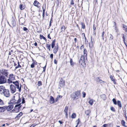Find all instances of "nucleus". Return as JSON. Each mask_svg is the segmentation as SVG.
Instances as JSON below:
<instances>
[{
	"label": "nucleus",
	"mask_w": 127,
	"mask_h": 127,
	"mask_svg": "<svg viewBox=\"0 0 127 127\" xmlns=\"http://www.w3.org/2000/svg\"><path fill=\"white\" fill-rule=\"evenodd\" d=\"M13 83L14 85L11 84L10 86V91L11 93L12 94L16 92L17 89L20 92L21 90V86L19 85L18 82L17 81L13 82Z\"/></svg>",
	"instance_id": "1"
},
{
	"label": "nucleus",
	"mask_w": 127,
	"mask_h": 127,
	"mask_svg": "<svg viewBox=\"0 0 127 127\" xmlns=\"http://www.w3.org/2000/svg\"><path fill=\"white\" fill-rule=\"evenodd\" d=\"M81 96L80 91H77L72 93L71 95V97L73 99H77Z\"/></svg>",
	"instance_id": "2"
},
{
	"label": "nucleus",
	"mask_w": 127,
	"mask_h": 127,
	"mask_svg": "<svg viewBox=\"0 0 127 127\" xmlns=\"http://www.w3.org/2000/svg\"><path fill=\"white\" fill-rule=\"evenodd\" d=\"M18 100L16 98H15V96L13 97L12 99L11 100L10 104H15L16 103H18L20 102L21 101V99L19 98V96H18Z\"/></svg>",
	"instance_id": "3"
},
{
	"label": "nucleus",
	"mask_w": 127,
	"mask_h": 127,
	"mask_svg": "<svg viewBox=\"0 0 127 127\" xmlns=\"http://www.w3.org/2000/svg\"><path fill=\"white\" fill-rule=\"evenodd\" d=\"M21 106V103L16 105L15 106L14 109L13 110L11 111L10 112L11 113L12 112H19V110Z\"/></svg>",
	"instance_id": "4"
},
{
	"label": "nucleus",
	"mask_w": 127,
	"mask_h": 127,
	"mask_svg": "<svg viewBox=\"0 0 127 127\" xmlns=\"http://www.w3.org/2000/svg\"><path fill=\"white\" fill-rule=\"evenodd\" d=\"M87 58H85L84 56H82L80 60L79 63V64L83 66H85L86 64L85 63V59H87Z\"/></svg>",
	"instance_id": "5"
},
{
	"label": "nucleus",
	"mask_w": 127,
	"mask_h": 127,
	"mask_svg": "<svg viewBox=\"0 0 127 127\" xmlns=\"http://www.w3.org/2000/svg\"><path fill=\"white\" fill-rule=\"evenodd\" d=\"M6 79L5 76L2 75L0 77V84L5 83L6 82Z\"/></svg>",
	"instance_id": "6"
},
{
	"label": "nucleus",
	"mask_w": 127,
	"mask_h": 127,
	"mask_svg": "<svg viewBox=\"0 0 127 127\" xmlns=\"http://www.w3.org/2000/svg\"><path fill=\"white\" fill-rule=\"evenodd\" d=\"M0 72L2 74L6 76H7L8 73L7 70L5 69L0 70Z\"/></svg>",
	"instance_id": "7"
},
{
	"label": "nucleus",
	"mask_w": 127,
	"mask_h": 127,
	"mask_svg": "<svg viewBox=\"0 0 127 127\" xmlns=\"http://www.w3.org/2000/svg\"><path fill=\"white\" fill-rule=\"evenodd\" d=\"M4 95L6 97H8L9 96L10 94L9 91L7 89H5L3 93Z\"/></svg>",
	"instance_id": "8"
},
{
	"label": "nucleus",
	"mask_w": 127,
	"mask_h": 127,
	"mask_svg": "<svg viewBox=\"0 0 127 127\" xmlns=\"http://www.w3.org/2000/svg\"><path fill=\"white\" fill-rule=\"evenodd\" d=\"M13 107L14 105L12 104L8 106H6V110L7 109L8 111H10L13 108Z\"/></svg>",
	"instance_id": "9"
},
{
	"label": "nucleus",
	"mask_w": 127,
	"mask_h": 127,
	"mask_svg": "<svg viewBox=\"0 0 127 127\" xmlns=\"http://www.w3.org/2000/svg\"><path fill=\"white\" fill-rule=\"evenodd\" d=\"M4 87L3 86H0V94H3V92L5 90Z\"/></svg>",
	"instance_id": "10"
},
{
	"label": "nucleus",
	"mask_w": 127,
	"mask_h": 127,
	"mask_svg": "<svg viewBox=\"0 0 127 127\" xmlns=\"http://www.w3.org/2000/svg\"><path fill=\"white\" fill-rule=\"evenodd\" d=\"M60 84L61 87H63L65 84V81L62 79H61L60 81Z\"/></svg>",
	"instance_id": "11"
},
{
	"label": "nucleus",
	"mask_w": 127,
	"mask_h": 127,
	"mask_svg": "<svg viewBox=\"0 0 127 127\" xmlns=\"http://www.w3.org/2000/svg\"><path fill=\"white\" fill-rule=\"evenodd\" d=\"M25 22V19L23 17L21 18L19 21V23L20 24L23 25Z\"/></svg>",
	"instance_id": "12"
},
{
	"label": "nucleus",
	"mask_w": 127,
	"mask_h": 127,
	"mask_svg": "<svg viewBox=\"0 0 127 127\" xmlns=\"http://www.w3.org/2000/svg\"><path fill=\"white\" fill-rule=\"evenodd\" d=\"M91 42H90L89 43V46L90 47H92L93 45V43H94V40L92 39V36L91 37Z\"/></svg>",
	"instance_id": "13"
},
{
	"label": "nucleus",
	"mask_w": 127,
	"mask_h": 127,
	"mask_svg": "<svg viewBox=\"0 0 127 127\" xmlns=\"http://www.w3.org/2000/svg\"><path fill=\"white\" fill-rule=\"evenodd\" d=\"M50 97V103L51 104H53L54 102L55 101L54 98L51 96Z\"/></svg>",
	"instance_id": "14"
},
{
	"label": "nucleus",
	"mask_w": 127,
	"mask_h": 127,
	"mask_svg": "<svg viewBox=\"0 0 127 127\" xmlns=\"http://www.w3.org/2000/svg\"><path fill=\"white\" fill-rule=\"evenodd\" d=\"M6 106L0 107V112H4L6 110Z\"/></svg>",
	"instance_id": "15"
},
{
	"label": "nucleus",
	"mask_w": 127,
	"mask_h": 127,
	"mask_svg": "<svg viewBox=\"0 0 127 127\" xmlns=\"http://www.w3.org/2000/svg\"><path fill=\"white\" fill-rule=\"evenodd\" d=\"M9 78L11 80H14L15 78L14 75L12 74H10L9 75Z\"/></svg>",
	"instance_id": "16"
},
{
	"label": "nucleus",
	"mask_w": 127,
	"mask_h": 127,
	"mask_svg": "<svg viewBox=\"0 0 127 127\" xmlns=\"http://www.w3.org/2000/svg\"><path fill=\"white\" fill-rule=\"evenodd\" d=\"M11 23L13 27H14L16 25V23L15 20L13 19V17H12Z\"/></svg>",
	"instance_id": "17"
},
{
	"label": "nucleus",
	"mask_w": 127,
	"mask_h": 127,
	"mask_svg": "<svg viewBox=\"0 0 127 127\" xmlns=\"http://www.w3.org/2000/svg\"><path fill=\"white\" fill-rule=\"evenodd\" d=\"M91 112V110L89 109L86 110L85 111V113L87 116H88V117H89V114Z\"/></svg>",
	"instance_id": "18"
},
{
	"label": "nucleus",
	"mask_w": 127,
	"mask_h": 127,
	"mask_svg": "<svg viewBox=\"0 0 127 127\" xmlns=\"http://www.w3.org/2000/svg\"><path fill=\"white\" fill-rule=\"evenodd\" d=\"M33 4L34 6L38 8V5L40 4V3L38 1H34Z\"/></svg>",
	"instance_id": "19"
},
{
	"label": "nucleus",
	"mask_w": 127,
	"mask_h": 127,
	"mask_svg": "<svg viewBox=\"0 0 127 127\" xmlns=\"http://www.w3.org/2000/svg\"><path fill=\"white\" fill-rule=\"evenodd\" d=\"M58 46H55L53 49V52L55 54L58 51Z\"/></svg>",
	"instance_id": "20"
},
{
	"label": "nucleus",
	"mask_w": 127,
	"mask_h": 127,
	"mask_svg": "<svg viewBox=\"0 0 127 127\" xmlns=\"http://www.w3.org/2000/svg\"><path fill=\"white\" fill-rule=\"evenodd\" d=\"M68 110V107L67 106H66L64 110V112L65 113V115L66 116V117L67 118V112Z\"/></svg>",
	"instance_id": "21"
},
{
	"label": "nucleus",
	"mask_w": 127,
	"mask_h": 127,
	"mask_svg": "<svg viewBox=\"0 0 127 127\" xmlns=\"http://www.w3.org/2000/svg\"><path fill=\"white\" fill-rule=\"evenodd\" d=\"M84 56H83L85 58H87V51L85 49H84Z\"/></svg>",
	"instance_id": "22"
},
{
	"label": "nucleus",
	"mask_w": 127,
	"mask_h": 127,
	"mask_svg": "<svg viewBox=\"0 0 127 127\" xmlns=\"http://www.w3.org/2000/svg\"><path fill=\"white\" fill-rule=\"evenodd\" d=\"M62 97V95H58L55 100V101L56 102H57V101L59 99V98H61Z\"/></svg>",
	"instance_id": "23"
},
{
	"label": "nucleus",
	"mask_w": 127,
	"mask_h": 127,
	"mask_svg": "<svg viewBox=\"0 0 127 127\" xmlns=\"http://www.w3.org/2000/svg\"><path fill=\"white\" fill-rule=\"evenodd\" d=\"M36 62L35 61H34L33 62L31 65V67L32 68H33L34 66V65L36 64Z\"/></svg>",
	"instance_id": "24"
},
{
	"label": "nucleus",
	"mask_w": 127,
	"mask_h": 127,
	"mask_svg": "<svg viewBox=\"0 0 127 127\" xmlns=\"http://www.w3.org/2000/svg\"><path fill=\"white\" fill-rule=\"evenodd\" d=\"M55 40L53 41L51 43V47L52 48H53L55 46Z\"/></svg>",
	"instance_id": "25"
},
{
	"label": "nucleus",
	"mask_w": 127,
	"mask_h": 127,
	"mask_svg": "<svg viewBox=\"0 0 127 127\" xmlns=\"http://www.w3.org/2000/svg\"><path fill=\"white\" fill-rule=\"evenodd\" d=\"M94 100L93 99H90L88 102V103L90 104L91 105H92L93 104Z\"/></svg>",
	"instance_id": "26"
},
{
	"label": "nucleus",
	"mask_w": 127,
	"mask_h": 127,
	"mask_svg": "<svg viewBox=\"0 0 127 127\" xmlns=\"http://www.w3.org/2000/svg\"><path fill=\"white\" fill-rule=\"evenodd\" d=\"M118 106L119 107L121 108L122 107V104L121 102L120 101H118L117 103Z\"/></svg>",
	"instance_id": "27"
},
{
	"label": "nucleus",
	"mask_w": 127,
	"mask_h": 127,
	"mask_svg": "<svg viewBox=\"0 0 127 127\" xmlns=\"http://www.w3.org/2000/svg\"><path fill=\"white\" fill-rule=\"evenodd\" d=\"M65 29V27L64 26H62L61 28V32H64Z\"/></svg>",
	"instance_id": "28"
},
{
	"label": "nucleus",
	"mask_w": 127,
	"mask_h": 127,
	"mask_svg": "<svg viewBox=\"0 0 127 127\" xmlns=\"http://www.w3.org/2000/svg\"><path fill=\"white\" fill-rule=\"evenodd\" d=\"M40 39H42V38H43L44 40H45V41H46V40H47L46 39L44 36L43 35H42L41 34H40Z\"/></svg>",
	"instance_id": "29"
},
{
	"label": "nucleus",
	"mask_w": 127,
	"mask_h": 127,
	"mask_svg": "<svg viewBox=\"0 0 127 127\" xmlns=\"http://www.w3.org/2000/svg\"><path fill=\"white\" fill-rule=\"evenodd\" d=\"M46 47L48 49L49 51H50L51 48L50 45L47 44H46Z\"/></svg>",
	"instance_id": "30"
},
{
	"label": "nucleus",
	"mask_w": 127,
	"mask_h": 127,
	"mask_svg": "<svg viewBox=\"0 0 127 127\" xmlns=\"http://www.w3.org/2000/svg\"><path fill=\"white\" fill-rule=\"evenodd\" d=\"M121 124H122L124 127H126L125 125V122L123 120H122L121 121Z\"/></svg>",
	"instance_id": "31"
},
{
	"label": "nucleus",
	"mask_w": 127,
	"mask_h": 127,
	"mask_svg": "<svg viewBox=\"0 0 127 127\" xmlns=\"http://www.w3.org/2000/svg\"><path fill=\"white\" fill-rule=\"evenodd\" d=\"M70 63L71 65L73 66L74 65V63H73L72 60V59H70Z\"/></svg>",
	"instance_id": "32"
},
{
	"label": "nucleus",
	"mask_w": 127,
	"mask_h": 127,
	"mask_svg": "<svg viewBox=\"0 0 127 127\" xmlns=\"http://www.w3.org/2000/svg\"><path fill=\"white\" fill-rule=\"evenodd\" d=\"M124 30L126 32H127V26L124 25H123Z\"/></svg>",
	"instance_id": "33"
},
{
	"label": "nucleus",
	"mask_w": 127,
	"mask_h": 127,
	"mask_svg": "<svg viewBox=\"0 0 127 127\" xmlns=\"http://www.w3.org/2000/svg\"><path fill=\"white\" fill-rule=\"evenodd\" d=\"M76 117V115L75 113H73L71 116V118L73 119L75 118Z\"/></svg>",
	"instance_id": "34"
},
{
	"label": "nucleus",
	"mask_w": 127,
	"mask_h": 127,
	"mask_svg": "<svg viewBox=\"0 0 127 127\" xmlns=\"http://www.w3.org/2000/svg\"><path fill=\"white\" fill-rule=\"evenodd\" d=\"M12 80H11L9 78L7 80V82L9 84H10L12 83H13V82L12 81Z\"/></svg>",
	"instance_id": "35"
},
{
	"label": "nucleus",
	"mask_w": 127,
	"mask_h": 127,
	"mask_svg": "<svg viewBox=\"0 0 127 127\" xmlns=\"http://www.w3.org/2000/svg\"><path fill=\"white\" fill-rule=\"evenodd\" d=\"M20 8L22 10L24 9L25 8V7L24 5L21 4L20 5Z\"/></svg>",
	"instance_id": "36"
},
{
	"label": "nucleus",
	"mask_w": 127,
	"mask_h": 127,
	"mask_svg": "<svg viewBox=\"0 0 127 127\" xmlns=\"http://www.w3.org/2000/svg\"><path fill=\"white\" fill-rule=\"evenodd\" d=\"M81 24L82 26V28L83 29H84L85 28V26L84 24L83 23V22L81 23Z\"/></svg>",
	"instance_id": "37"
},
{
	"label": "nucleus",
	"mask_w": 127,
	"mask_h": 127,
	"mask_svg": "<svg viewBox=\"0 0 127 127\" xmlns=\"http://www.w3.org/2000/svg\"><path fill=\"white\" fill-rule=\"evenodd\" d=\"M22 112H20L19 114L17 116V118H19L22 115Z\"/></svg>",
	"instance_id": "38"
},
{
	"label": "nucleus",
	"mask_w": 127,
	"mask_h": 127,
	"mask_svg": "<svg viewBox=\"0 0 127 127\" xmlns=\"http://www.w3.org/2000/svg\"><path fill=\"white\" fill-rule=\"evenodd\" d=\"M109 40H112L113 38V36L111 34H110L109 35Z\"/></svg>",
	"instance_id": "39"
},
{
	"label": "nucleus",
	"mask_w": 127,
	"mask_h": 127,
	"mask_svg": "<svg viewBox=\"0 0 127 127\" xmlns=\"http://www.w3.org/2000/svg\"><path fill=\"white\" fill-rule=\"evenodd\" d=\"M112 101L114 104L115 105H116L117 104V103L116 101L115 98H113L112 99Z\"/></svg>",
	"instance_id": "40"
},
{
	"label": "nucleus",
	"mask_w": 127,
	"mask_h": 127,
	"mask_svg": "<svg viewBox=\"0 0 127 127\" xmlns=\"http://www.w3.org/2000/svg\"><path fill=\"white\" fill-rule=\"evenodd\" d=\"M4 104L3 100L0 98V105H3Z\"/></svg>",
	"instance_id": "41"
},
{
	"label": "nucleus",
	"mask_w": 127,
	"mask_h": 127,
	"mask_svg": "<svg viewBox=\"0 0 127 127\" xmlns=\"http://www.w3.org/2000/svg\"><path fill=\"white\" fill-rule=\"evenodd\" d=\"M21 66L20 65L19 63V62H18V65L16 67V68H21Z\"/></svg>",
	"instance_id": "42"
},
{
	"label": "nucleus",
	"mask_w": 127,
	"mask_h": 127,
	"mask_svg": "<svg viewBox=\"0 0 127 127\" xmlns=\"http://www.w3.org/2000/svg\"><path fill=\"white\" fill-rule=\"evenodd\" d=\"M111 110L113 112H115V110L114 108L113 107H110Z\"/></svg>",
	"instance_id": "43"
},
{
	"label": "nucleus",
	"mask_w": 127,
	"mask_h": 127,
	"mask_svg": "<svg viewBox=\"0 0 127 127\" xmlns=\"http://www.w3.org/2000/svg\"><path fill=\"white\" fill-rule=\"evenodd\" d=\"M42 85V82L40 81H38V86L41 85Z\"/></svg>",
	"instance_id": "44"
},
{
	"label": "nucleus",
	"mask_w": 127,
	"mask_h": 127,
	"mask_svg": "<svg viewBox=\"0 0 127 127\" xmlns=\"http://www.w3.org/2000/svg\"><path fill=\"white\" fill-rule=\"evenodd\" d=\"M96 81L97 82H99L100 81H101L102 82H103V81L99 79V77H98L97 79H96Z\"/></svg>",
	"instance_id": "45"
},
{
	"label": "nucleus",
	"mask_w": 127,
	"mask_h": 127,
	"mask_svg": "<svg viewBox=\"0 0 127 127\" xmlns=\"http://www.w3.org/2000/svg\"><path fill=\"white\" fill-rule=\"evenodd\" d=\"M104 31H103L102 32L101 36L102 37V39L103 40H104Z\"/></svg>",
	"instance_id": "46"
},
{
	"label": "nucleus",
	"mask_w": 127,
	"mask_h": 127,
	"mask_svg": "<svg viewBox=\"0 0 127 127\" xmlns=\"http://www.w3.org/2000/svg\"><path fill=\"white\" fill-rule=\"evenodd\" d=\"M82 94H83V98H84L85 97V96H86V93L84 92H82Z\"/></svg>",
	"instance_id": "47"
},
{
	"label": "nucleus",
	"mask_w": 127,
	"mask_h": 127,
	"mask_svg": "<svg viewBox=\"0 0 127 127\" xmlns=\"http://www.w3.org/2000/svg\"><path fill=\"white\" fill-rule=\"evenodd\" d=\"M110 78L112 81L114 79L113 78V76L111 75L110 76Z\"/></svg>",
	"instance_id": "48"
},
{
	"label": "nucleus",
	"mask_w": 127,
	"mask_h": 127,
	"mask_svg": "<svg viewBox=\"0 0 127 127\" xmlns=\"http://www.w3.org/2000/svg\"><path fill=\"white\" fill-rule=\"evenodd\" d=\"M114 25L113 26V27H114V28H116L117 27L116 26V23L115 22H114Z\"/></svg>",
	"instance_id": "49"
},
{
	"label": "nucleus",
	"mask_w": 127,
	"mask_h": 127,
	"mask_svg": "<svg viewBox=\"0 0 127 127\" xmlns=\"http://www.w3.org/2000/svg\"><path fill=\"white\" fill-rule=\"evenodd\" d=\"M115 31L116 32H118V30L117 27L115 28Z\"/></svg>",
	"instance_id": "50"
},
{
	"label": "nucleus",
	"mask_w": 127,
	"mask_h": 127,
	"mask_svg": "<svg viewBox=\"0 0 127 127\" xmlns=\"http://www.w3.org/2000/svg\"><path fill=\"white\" fill-rule=\"evenodd\" d=\"M23 29L25 31H26L28 30V29L26 27H24Z\"/></svg>",
	"instance_id": "51"
},
{
	"label": "nucleus",
	"mask_w": 127,
	"mask_h": 127,
	"mask_svg": "<svg viewBox=\"0 0 127 127\" xmlns=\"http://www.w3.org/2000/svg\"><path fill=\"white\" fill-rule=\"evenodd\" d=\"M53 54H51V55H50V58H51L52 59L53 58Z\"/></svg>",
	"instance_id": "52"
},
{
	"label": "nucleus",
	"mask_w": 127,
	"mask_h": 127,
	"mask_svg": "<svg viewBox=\"0 0 127 127\" xmlns=\"http://www.w3.org/2000/svg\"><path fill=\"white\" fill-rule=\"evenodd\" d=\"M42 9H43V14H45V9H44L43 7H42Z\"/></svg>",
	"instance_id": "53"
},
{
	"label": "nucleus",
	"mask_w": 127,
	"mask_h": 127,
	"mask_svg": "<svg viewBox=\"0 0 127 127\" xmlns=\"http://www.w3.org/2000/svg\"><path fill=\"white\" fill-rule=\"evenodd\" d=\"M46 65H45V66H44L43 67V72H44L45 71V69H46Z\"/></svg>",
	"instance_id": "54"
},
{
	"label": "nucleus",
	"mask_w": 127,
	"mask_h": 127,
	"mask_svg": "<svg viewBox=\"0 0 127 127\" xmlns=\"http://www.w3.org/2000/svg\"><path fill=\"white\" fill-rule=\"evenodd\" d=\"M54 63L55 64H57V61L56 60H54Z\"/></svg>",
	"instance_id": "55"
},
{
	"label": "nucleus",
	"mask_w": 127,
	"mask_h": 127,
	"mask_svg": "<svg viewBox=\"0 0 127 127\" xmlns=\"http://www.w3.org/2000/svg\"><path fill=\"white\" fill-rule=\"evenodd\" d=\"M108 126L107 124H104L103 126L102 127H106Z\"/></svg>",
	"instance_id": "56"
},
{
	"label": "nucleus",
	"mask_w": 127,
	"mask_h": 127,
	"mask_svg": "<svg viewBox=\"0 0 127 127\" xmlns=\"http://www.w3.org/2000/svg\"><path fill=\"white\" fill-rule=\"evenodd\" d=\"M47 37H48V38L50 39H51V37L50 36V35L49 34H48Z\"/></svg>",
	"instance_id": "57"
},
{
	"label": "nucleus",
	"mask_w": 127,
	"mask_h": 127,
	"mask_svg": "<svg viewBox=\"0 0 127 127\" xmlns=\"http://www.w3.org/2000/svg\"><path fill=\"white\" fill-rule=\"evenodd\" d=\"M112 81L113 82L114 84H116V82L115 80V79H114Z\"/></svg>",
	"instance_id": "58"
},
{
	"label": "nucleus",
	"mask_w": 127,
	"mask_h": 127,
	"mask_svg": "<svg viewBox=\"0 0 127 127\" xmlns=\"http://www.w3.org/2000/svg\"><path fill=\"white\" fill-rule=\"evenodd\" d=\"M25 100H24V98H23L22 99V103H25Z\"/></svg>",
	"instance_id": "59"
},
{
	"label": "nucleus",
	"mask_w": 127,
	"mask_h": 127,
	"mask_svg": "<svg viewBox=\"0 0 127 127\" xmlns=\"http://www.w3.org/2000/svg\"><path fill=\"white\" fill-rule=\"evenodd\" d=\"M93 29L94 30H95L96 29V27L95 25H94L93 26Z\"/></svg>",
	"instance_id": "60"
},
{
	"label": "nucleus",
	"mask_w": 127,
	"mask_h": 127,
	"mask_svg": "<svg viewBox=\"0 0 127 127\" xmlns=\"http://www.w3.org/2000/svg\"><path fill=\"white\" fill-rule=\"evenodd\" d=\"M71 5H73L74 4V3L73 2V1L72 0H71Z\"/></svg>",
	"instance_id": "61"
},
{
	"label": "nucleus",
	"mask_w": 127,
	"mask_h": 127,
	"mask_svg": "<svg viewBox=\"0 0 127 127\" xmlns=\"http://www.w3.org/2000/svg\"><path fill=\"white\" fill-rule=\"evenodd\" d=\"M79 119H78V122L77 123V125H76V127H77V126L78 125V124L79 123Z\"/></svg>",
	"instance_id": "62"
},
{
	"label": "nucleus",
	"mask_w": 127,
	"mask_h": 127,
	"mask_svg": "<svg viewBox=\"0 0 127 127\" xmlns=\"http://www.w3.org/2000/svg\"><path fill=\"white\" fill-rule=\"evenodd\" d=\"M59 123L60 124H63V122H62L61 121H59Z\"/></svg>",
	"instance_id": "63"
},
{
	"label": "nucleus",
	"mask_w": 127,
	"mask_h": 127,
	"mask_svg": "<svg viewBox=\"0 0 127 127\" xmlns=\"http://www.w3.org/2000/svg\"><path fill=\"white\" fill-rule=\"evenodd\" d=\"M82 36H83L84 37H85V34H84V33H82Z\"/></svg>",
	"instance_id": "64"
}]
</instances>
